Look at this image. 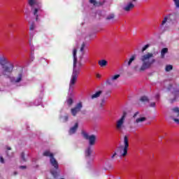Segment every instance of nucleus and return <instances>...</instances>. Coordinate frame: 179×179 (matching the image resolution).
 Masks as SVG:
<instances>
[{
    "label": "nucleus",
    "mask_w": 179,
    "mask_h": 179,
    "mask_svg": "<svg viewBox=\"0 0 179 179\" xmlns=\"http://www.w3.org/2000/svg\"><path fill=\"white\" fill-rule=\"evenodd\" d=\"M0 65L1 66V69L0 70V76H2V75H6L7 73H12L13 71V64L6 57H2L0 59Z\"/></svg>",
    "instance_id": "f257e3e1"
},
{
    "label": "nucleus",
    "mask_w": 179,
    "mask_h": 179,
    "mask_svg": "<svg viewBox=\"0 0 179 179\" xmlns=\"http://www.w3.org/2000/svg\"><path fill=\"white\" fill-rule=\"evenodd\" d=\"M128 148H129V139L128 136H125L124 138V146L119 148L117 152L112 155L111 159H114L117 156L125 157L128 153Z\"/></svg>",
    "instance_id": "f03ea898"
},
{
    "label": "nucleus",
    "mask_w": 179,
    "mask_h": 179,
    "mask_svg": "<svg viewBox=\"0 0 179 179\" xmlns=\"http://www.w3.org/2000/svg\"><path fill=\"white\" fill-rule=\"evenodd\" d=\"M150 58H153V53L148 52L141 56V61H142L143 64L140 68V72L146 71V69H149L152 66V64L155 62V59H152L150 60Z\"/></svg>",
    "instance_id": "7ed1b4c3"
},
{
    "label": "nucleus",
    "mask_w": 179,
    "mask_h": 179,
    "mask_svg": "<svg viewBox=\"0 0 179 179\" xmlns=\"http://www.w3.org/2000/svg\"><path fill=\"white\" fill-rule=\"evenodd\" d=\"M29 4L30 6H37L34 10V15L36 16V20L38 19V16L43 15L44 13L41 9V6H40V3L37 0H29Z\"/></svg>",
    "instance_id": "20e7f679"
},
{
    "label": "nucleus",
    "mask_w": 179,
    "mask_h": 179,
    "mask_svg": "<svg viewBox=\"0 0 179 179\" xmlns=\"http://www.w3.org/2000/svg\"><path fill=\"white\" fill-rule=\"evenodd\" d=\"M76 49L73 50V73H75L76 75H79L80 72V68L82 65L80 63H78V59H76Z\"/></svg>",
    "instance_id": "39448f33"
},
{
    "label": "nucleus",
    "mask_w": 179,
    "mask_h": 179,
    "mask_svg": "<svg viewBox=\"0 0 179 179\" xmlns=\"http://www.w3.org/2000/svg\"><path fill=\"white\" fill-rule=\"evenodd\" d=\"M170 115L171 118L176 122V124H179V108H174L171 109L170 112Z\"/></svg>",
    "instance_id": "423d86ee"
},
{
    "label": "nucleus",
    "mask_w": 179,
    "mask_h": 179,
    "mask_svg": "<svg viewBox=\"0 0 179 179\" xmlns=\"http://www.w3.org/2000/svg\"><path fill=\"white\" fill-rule=\"evenodd\" d=\"M43 156H50V163L52 166H54L55 169H58V162H57L55 158H54V155H52V153L50 152L49 150H47L44 152Z\"/></svg>",
    "instance_id": "0eeeda50"
},
{
    "label": "nucleus",
    "mask_w": 179,
    "mask_h": 179,
    "mask_svg": "<svg viewBox=\"0 0 179 179\" xmlns=\"http://www.w3.org/2000/svg\"><path fill=\"white\" fill-rule=\"evenodd\" d=\"M125 122V115H122L120 119L116 122V129L121 132L124 128V122Z\"/></svg>",
    "instance_id": "6e6552de"
},
{
    "label": "nucleus",
    "mask_w": 179,
    "mask_h": 179,
    "mask_svg": "<svg viewBox=\"0 0 179 179\" xmlns=\"http://www.w3.org/2000/svg\"><path fill=\"white\" fill-rule=\"evenodd\" d=\"M83 136L85 139H87L89 141L90 145H93L96 143V136L94 135L89 136V134L84 133Z\"/></svg>",
    "instance_id": "1a4fd4ad"
},
{
    "label": "nucleus",
    "mask_w": 179,
    "mask_h": 179,
    "mask_svg": "<svg viewBox=\"0 0 179 179\" xmlns=\"http://www.w3.org/2000/svg\"><path fill=\"white\" fill-rule=\"evenodd\" d=\"M83 107L82 102H79L74 108L71 109L72 115H76L79 111H80Z\"/></svg>",
    "instance_id": "9d476101"
},
{
    "label": "nucleus",
    "mask_w": 179,
    "mask_h": 179,
    "mask_svg": "<svg viewBox=\"0 0 179 179\" xmlns=\"http://www.w3.org/2000/svg\"><path fill=\"white\" fill-rule=\"evenodd\" d=\"M131 1H129L127 5L124 7V10H125L126 12H129V10H132L133 8H135V5H134V3L132 2H135V1L133 0H130Z\"/></svg>",
    "instance_id": "9b49d317"
},
{
    "label": "nucleus",
    "mask_w": 179,
    "mask_h": 179,
    "mask_svg": "<svg viewBox=\"0 0 179 179\" xmlns=\"http://www.w3.org/2000/svg\"><path fill=\"white\" fill-rule=\"evenodd\" d=\"M76 80H78V74L73 73L70 81V87H73V85L76 83Z\"/></svg>",
    "instance_id": "f8f14e48"
},
{
    "label": "nucleus",
    "mask_w": 179,
    "mask_h": 179,
    "mask_svg": "<svg viewBox=\"0 0 179 179\" xmlns=\"http://www.w3.org/2000/svg\"><path fill=\"white\" fill-rule=\"evenodd\" d=\"M98 65H99L101 68H106V66L108 65V62L106 59H100L98 61Z\"/></svg>",
    "instance_id": "ddd939ff"
},
{
    "label": "nucleus",
    "mask_w": 179,
    "mask_h": 179,
    "mask_svg": "<svg viewBox=\"0 0 179 179\" xmlns=\"http://www.w3.org/2000/svg\"><path fill=\"white\" fill-rule=\"evenodd\" d=\"M101 93H103L102 91L96 92L95 94L92 95L91 99H97L98 97H100V96L101 95Z\"/></svg>",
    "instance_id": "4468645a"
},
{
    "label": "nucleus",
    "mask_w": 179,
    "mask_h": 179,
    "mask_svg": "<svg viewBox=\"0 0 179 179\" xmlns=\"http://www.w3.org/2000/svg\"><path fill=\"white\" fill-rule=\"evenodd\" d=\"M145 121H146V117H140L136 120V124H141L142 122H145Z\"/></svg>",
    "instance_id": "2eb2a0df"
},
{
    "label": "nucleus",
    "mask_w": 179,
    "mask_h": 179,
    "mask_svg": "<svg viewBox=\"0 0 179 179\" xmlns=\"http://www.w3.org/2000/svg\"><path fill=\"white\" fill-rule=\"evenodd\" d=\"M76 129H78V123H76L74 127L70 129V134H75V132H76Z\"/></svg>",
    "instance_id": "dca6fc26"
},
{
    "label": "nucleus",
    "mask_w": 179,
    "mask_h": 179,
    "mask_svg": "<svg viewBox=\"0 0 179 179\" xmlns=\"http://www.w3.org/2000/svg\"><path fill=\"white\" fill-rule=\"evenodd\" d=\"M136 55H132L128 62V65H131L134 61H135Z\"/></svg>",
    "instance_id": "f3484780"
},
{
    "label": "nucleus",
    "mask_w": 179,
    "mask_h": 179,
    "mask_svg": "<svg viewBox=\"0 0 179 179\" xmlns=\"http://www.w3.org/2000/svg\"><path fill=\"white\" fill-rule=\"evenodd\" d=\"M120 74H116L115 76H112L110 77V80H112V82H114V80H117V79H118V78H120Z\"/></svg>",
    "instance_id": "a211bd4d"
},
{
    "label": "nucleus",
    "mask_w": 179,
    "mask_h": 179,
    "mask_svg": "<svg viewBox=\"0 0 179 179\" xmlns=\"http://www.w3.org/2000/svg\"><path fill=\"white\" fill-rule=\"evenodd\" d=\"M168 51H169V49L168 48H163L162 50V58H164V54H166V52H168Z\"/></svg>",
    "instance_id": "6ab92c4d"
},
{
    "label": "nucleus",
    "mask_w": 179,
    "mask_h": 179,
    "mask_svg": "<svg viewBox=\"0 0 179 179\" xmlns=\"http://www.w3.org/2000/svg\"><path fill=\"white\" fill-rule=\"evenodd\" d=\"M66 103H67L68 106H72V104L73 103V100L72 99V98H69L66 100Z\"/></svg>",
    "instance_id": "aec40b11"
},
{
    "label": "nucleus",
    "mask_w": 179,
    "mask_h": 179,
    "mask_svg": "<svg viewBox=\"0 0 179 179\" xmlns=\"http://www.w3.org/2000/svg\"><path fill=\"white\" fill-rule=\"evenodd\" d=\"M92 155V149L88 148L85 152V156H90Z\"/></svg>",
    "instance_id": "412c9836"
},
{
    "label": "nucleus",
    "mask_w": 179,
    "mask_h": 179,
    "mask_svg": "<svg viewBox=\"0 0 179 179\" xmlns=\"http://www.w3.org/2000/svg\"><path fill=\"white\" fill-rule=\"evenodd\" d=\"M171 69H173V66H172V65H168V66H166V71L167 72L171 71Z\"/></svg>",
    "instance_id": "4be33fe9"
},
{
    "label": "nucleus",
    "mask_w": 179,
    "mask_h": 179,
    "mask_svg": "<svg viewBox=\"0 0 179 179\" xmlns=\"http://www.w3.org/2000/svg\"><path fill=\"white\" fill-rule=\"evenodd\" d=\"M150 46V45H149V44L145 45L142 48V52H143L144 51H146V50H148V48H149Z\"/></svg>",
    "instance_id": "5701e85b"
},
{
    "label": "nucleus",
    "mask_w": 179,
    "mask_h": 179,
    "mask_svg": "<svg viewBox=\"0 0 179 179\" xmlns=\"http://www.w3.org/2000/svg\"><path fill=\"white\" fill-rule=\"evenodd\" d=\"M141 101H149V99L146 96H142L141 98Z\"/></svg>",
    "instance_id": "b1692460"
},
{
    "label": "nucleus",
    "mask_w": 179,
    "mask_h": 179,
    "mask_svg": "<svg viewBox=\"0 0 179 179\" xmlns=\"http://www.w3.org/2000/svg\"><path fill=\"white\" fill-rule=\"evenodd\" d=\"M20 80H22V75H20L18 76V78L15 80V82L18 83L19 82H20Z\"/></svg>",
    "instance_id": "393cba45"
},
{
    "label": "nucleus",
    "mask_w": 179,
    "mask_h": 179,
    "mask_svg": "<svg viewBox=\"0 0 179 179\" xmlns=\"http://www.w3.org/2000/svg\"><path fill=\"white\" fill-rule=\"evenodd\" d=\"M101 107H104L106 106V101L103 99L100 103Z\"/></svg>",
    "instance_id": "a878e982"
},
{
    "label": "nucleus",
    "mask_w": 179,
    "mask_h": 179,
    "mask_svg": "<svg viewBox=\"0 0 179 179\" xmlns=\"http://www.w3.org/2000/svg\"><path fill=\"white\" fill-rule=\"evenodd\" d=\"M166 22H167V17H164L162 22V26L166 24Z\"/></svg>",
    "instance_id": "bb28decb"
},
{
    "label": "nucleus",
    "mask_w": 179,
    "mask_h": 179,
    "mask_svg": "<svg viewBox=\"0 0 179 179\" xmlns=\"http://www.w3.org/2000/svg\"><path fill=\"white\" fill-rule=\"evenodd\" d=\"M96 78H97V79H100V78H101V74L97 73L96 74Z\"/></svg>",
    "instance_id": "cd10ccee"
},
{
    "label": "nucleus",
    "mask_w": 179,
    "mask_h": 179,
    "mask_svg": "<svg viewBox=\"0 0 179 179\" xmlns=\"http://www.w3.org/2000/svg\"><path fill=\"white\" fill-rule=\"evenodd\" d=\"M51 173H52V176H54V177H57V171H51Z\"/></svg>",
    "instance_id": "c85d7f7f"
},
{
    "label": "nucleus",
    "mask_w": 179,
    "mask_h": 179,
    "mask_svg": "<svg viewBox=\"0 0 179 179\" xmlns=\"http://www.w3.org/2000/svg\"><path fill=\"white\" fill-rule=\"evenodd\" d=\"M90 3H93L94 5H96V0H90Z\"/></svg>",
    "instance_id": "c756f323"
},
{
    "label": "nucleus",
    "mask_w": 179,
    "mask_h": 179,
    "mask_svg": "<svg viewBox=\"0 0 179 179\" xmlns=\"http://www.w3.org/2000/svg\"><path fill=\"white\" fill-rule=\"evenodd\" d=\"M173 94L178 96L179 92L178 91H174Z\"/></svg>",
    "instance_id": "7c9ffc66"
},
{
    "label": "nucleus",
    "mask_w": 179,
    "mask_h": 179,
    "mask_svg": "<svg viewBox=\"0 0 179 179\" xmlns=\"http://www.w3.org/2000/svg\"><path fill=\"white\" fill-rule=\"evenodd\" d=\"M0 162H1V163H4L3 157H0Z\"/></svg>",
    "instance_id": "2f4dec72"
},
{
    "label": "nucleus",
    "mask_w": 179,
    "mask_h": 179,
    "mask_svg": "<svg viewBox=\"0 0 179 179\" xmlns=\"http://www.w3.org/2000/svg\"><path fill=\"white\" fill-rule=\"evenodd\" d=\"M114 18V15H111L110 17H108V19H113Z\"/></svg>",
    "instance_id": "473e14b6"
},
{
    "label": "nucleus",
    "mask_w": 179,
    "mask_h": 179,
    "mask_svg": "<svg viewBox=\"0 0 179 179\" xmlns=\"http://www.w3.org/2000/svg\"><path fill=\"white\" fill-rule=\"evenodd\" d=\"M155 106H156L155 103H152L150 104V107H155Z\"/></svg>",
    "instance_id": "72a5a7b5"
},
{
    "label": "nucleus",
    "mask_w": 179,
    "mask_h": 179,
    "mask_svg": "<svg viewBox=\"0 0 179 179\" xmlns=\"http://www.w3.org/2000/svg\"><path fill=\"white\" fill-rule=\"evenodd\" d=\"M34 29L33 25L30 27V30H33Z\"/></svg>",
    "instance_id": "f704fd0d"
},
{
    "label": "nucleus",
    "mask_w": 179,
    "mask_h": 179,
    "mask_svg": "<svg viewBox=\"0 0 179 179\" xmlns=\"http://www.w3.org/2000/svg\"><path fill=\"white\" fill-rule=\"evenodd\" d=\"M22 159H24V155L23 153L22 154Z\"/></svg>",
    "instance_id": "c9c22d12"
},
{
    "label": "nucleus",
    "mask_w": 179,
    "mask_h": 179,
    "mask_svg": "<svg viewBox=\"0 0 179 179\" xmlns=\"http://www.w3.org/2000/svg\"><path fill=\"white\" fill-rule=\"evenodd\" d=\"M106 82L108 83V85H110V80H108Z\"/></svg>",
    "instance_id": "e433bc0d"
},
{
    "label": "nucleus",
    "mask_w": 179,
    "mask_h": 179,
    "mask_svg": "<svg viewBox=\"0 0 179 179\" xmlns=\"http://www.w3.org/2000/svg\"><path fill=\"white\" fill-rule=\"evenodd\" d=\"M137 114H138V113H136V114H134V117H136Z\"/></svg>",
    "instance_id": "4c0bfd02"
},
{
    "label": "nucleus",
    "mask_w": 179,
    "mask_h": 179,
    "mask_svg": "<svg viewBox=\"0 0 179 179\" xmlns=\"http://www.w3.org/2000/svg\"><path fill=\"white\" fill-rule=\"evenodd\" d=\"M21 169H26L25 166H20Z\"/></svg>",
    "instance_id": "58836bf2"
},
{
    "label": "nucleus",
    "mask_w": 179,
    "mask_h": 179,
    "mask_svg": "<svg viewBox=\"0 0 179 179\" xmlns=\"http://www.w3.org/2000/svg\"><path fill=\"white\" fill-rule=\"evenodd\" d=\"M83 46L81 48V51H83Z\"/></svg>",
    "instance_id": "ea45409f"
},
{
    "label": "nucleus",
    "mask_w": 179,
    "mask_h": 179,
    "mask_svg": "<svg viewBox=\"0 0 179 179\" xmlns=\"http://www.w3.org/2000/svg\"><path fill=\"white\" fill-rule=\"evenodd\" d=\"M157 97H159V95H157Z\"/></svg>",
    "instance_id": "a19ab883"
},
{
    "label": "nucleus",
    "mask_w": 179,
    "mask_h": 179,
    "mask_svg": "<svg viewBox=\"0 0 179 179\" xmlns=\"http://www.w3.org/2000/svg\"><path fill=\"white\" fill-rule=\"evenodd\" d=\"M133 1H136V0H133Z\"/></svg>",
    "instance_id": "79ce46f5"
}]
</instances>
